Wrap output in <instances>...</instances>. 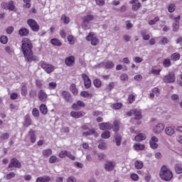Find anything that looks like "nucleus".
Here are the masks:
<instances>
[{
    "instance_id": "46",
    "label": "nucleus",
    "mask_w": 182,
    "mask_h": 182,
    "mask_svg": "<svg viewBox=\"0 0 182 182\" xmlns=\"http://www.w3.org/2000/svg\"><path fill=\"white\" fill-rule=\"evenodd\" d=\"M0 42L3 43V45H6V43H8V37L6 36H1L0 37Z\"/></svg>"
},
{
    "instance_id": "53",
    "label": "nucleus",
    "mask_w": 182,
    "mask_h": 182,
    "mask_svg": "<svg viewBox=\"0 0 182 182\" xmlns=\"http://www.w3.org/2000/svg\"><path fill=\"white\" fill-rule=\"evenodd\" d=\"M141 35L144 41H149V39H150V35L146 34V32H144V31H141Z\"/></svg>"
},
{
    "instance_id": "41",
    "label": "nucleus",
    "mask_w": 182,
    "mask_h": 182,
    "mask_svg": "<svg viewBox=\"0 0 182 182\" xmlns=\"http://www.w3.org/2000/svg\"><path fill=\"white\" fill-rule=\"evenodd\" d=\"M114 88V82H109L108 85H107V87H105V90L107 92H112V90H113Z\"/></svg>"
},
{
    "instance_id": "13",
    "label": "nucleus",
    "mask_w": 182,
    "mask_h": 182,
    "mask_svg": "<svg viewBox=\"0 0 182 182\" xmlns=\"http://www.w3.org/2000/svg\"><path fill=\"white\" fill-rule=\"evenodd\" d=\"M38 96L39 100L43 103H44L45 102H46V100H48V94H46V92L43 90H41L38 92Z\"/></svg>"
},
{
    "instance_id": "17",
    "label": "nucleus",
    "mask_w": 182,
    "mask_h": 182,
    "mask_svg": "<svg viewBox=\"0 0 182 182\" xmlns=\"http://www.w3.org/2000/svg\"><path fill=\"white\" fill-rule=\"evenodd\" d=\"M65 63L66 66H73L75 65V57L73 55L67 57L65 60Z\"/></svg>"
},
{
    "instance_id": "6",
    "label": "nucleus",
    "mask_w": 182,
    "mask_h": 182,
    "mask_svg": "<svg viewBox=\"0 0 182 182\" xmlns=\"http://www.w3.org/2000/svg\"><path fill=\"white\" fill-rule=\"evenodd\" d=\"M81 76L83 79L85 89H90V87L92 86V80L89 76L86 75V73H82Z\"/></svg>"
},
{
    "instance_id": "56",
    "label": "nucleus",
    "mask_w": 182,
    "mask_h": 182,
    "mask_svg": "<svg viewBox=\"0 0 182 182\" xmlns=\"http://www.w3.org/2000/svg\"><path fill=\"white\" fill-rule=\"evenodd\" d=\"M32 114L34 117H39V109L33 108L32 110Z\"/></svg>"
},
{
    "instance_id": "58",
    "label": "nucleus",
    "mask_w": 182,
    "mask_h": 182,
    "mask_svg": "<svg viewBox=\"0 0 182 182\" xmlns=\"http://www.w3.org/2000/svg\"><path fill=\"white\" fill-rule=\"evenodd\" d=\"M134 100H136V97H134V95H129L128 97V102H129V105H132V103H133V102H134Z\"/></svg>"
},
{
    "instance_id": "9",
    "label": "nucleus",
    "mask_w": 182,
    "mask_h": 182,
    "mask_svg": "<svg viewBox=\"0 0 182 182\" xmlns=\"http://www.w3.org/2000/svg\"><path fill=\"white\" fill-rule=\"evenodd\" d=\"M12 167H15V168H21L22 165L18 159L13 158L9 164V168H12Z\"/></svg>"
},
{
    "instance_id": "21",
    "label": "nucleus",
    "mask_w": 182,
    "mask_h": 182,
    "mask_svg": "<svg viewBox=\"0 0 182 182\" xmlns=\"http://www.w3.org/2000/svg\"><path fill=\"white\" fill-rule=\"evenodd\" d=\"M112 126L113 132L115 133H117L120 130V122L119 120L114 121Z\"/></svg>"
},
{
    "instance_id": "10",
    "label": "nucleus",
    "mask_w": 182,
    "mask_h": 182,
    "mask_svg": "<svg viewBox=\"0 0 182 182\" xmlns=\"http://www.w3.org/2000/svg\"><path fill=\"white\" fill-rule=\"evenodd\" d=\"M100 130H112L113 129V124L110 122H102L99 124Z\"/></svg>"
},
{
    "instance_id": "39",
    "label": "nucleus",
    "mask_w": 182,
    "mask_h": 182,
    "mask_svg": "<svg viewBox=\"0 0 182 182\" xmlns=\"http://www.w3.org/2000/svg\"><path fill=\"white\" fill-rule=\"evenodd\" d=\"M61 21H63V23H65V25H68V23L70 22V18L66 16V15L63 14L61 16Z\"/></svg>"
},
{
    "instance_id": "63",
    "label": "nucleus",
    "mask_w": 182,
    "mask_h": 182,
    "mask_svg": "<svg viewBox=\"0 0 182 182\" xmlns=\"http://www.w3.org/2000/svg\"><path fill=\"white\" fill-rule=\"evenodd\" d=\"M58 85L56 84V82H51L48 84V87L49 89L52 90V89H56V86Z\"/></svg>"
},
{
    "instance_id": "64",
    "label": "nucleus",
    "mask_w": 182,
    "mask_h": 182,
    "mask_svg": "<svg viewBox=\"0 0 182 182\" xmlns=\"http://www.w3.org/2000/svg\"><path fill=\"white\" fill-rule=\"evenodd\" d=\"M71 107L73 110H80V107L77 105V102L73 104Z\"/></svg>"
},
{
    "instance_id": "3",
    "label": "nucleus",
    "mask_w": 182,
    "mask_h": 182,
    "mask_svg": "<svg viewBox=\"0 0 182 182\" xmlns=\"http://www.w3.org/2000/svg\"><path fill=\"white\" fill-rule=\"evenodd\" d=\"M86 41H87L88 42H91V45L92 46H97V44L100 42L99 38H97V37H96V36L95 35V33H93V32L90 33L87 36Z\"/></svg>"
},
{
    "instance_id": "16",
    "label": "nucleus",
    "mask_w": 182,
    "mask_h": 182,
    "mask_svg": "<svg viewBox=\"0 0 182 182\" xmlns=\"http://www.w3.org/2000/svg\"><path fill=\"white\" fill-rule=\"evenodd\" d=\"M71 117H74V119H80V117H83L86 113L83 111H79V112H70Z\"/></svg>"
},
{
    "instance_id": "62",
    "label": "nucleus",
    "mask_w": 182,
    "mask_h": 182,
    "mask_svg": "<svg viewBox=\"0 0 182 182\" xmlns=\"http://www.w3.org/2000/svg\"><path fill=\"white\" fill-rule=\"evenodd\" d=\"M14 177H15V173L14 172H11L6 176V180H11V178H14Z\"/></svg>"
},
{
    "instance_id": "2",
    "label": "nucleus",
    "mask_w": 182,
    "mask_h": 182,
    "mask_svg": "<svg viewBox=\"0 0 182 182\" xmlns=\"http://www.w3.org/2000/svg\"><path fill=\"white\" fill-rule=\"evenodd\" d=\"M159 176L164 181H170L173 178V172L167 166L164 165L161 168Z\"/></svg>"
},
{
    "instance_id": "23",
    "label": "nucleus",
    "mask_w": 182,
    "mask_h": 182,
    "mask_svg": "<svg viewBox=\"0 0 182 182\" xmlns=\"http://www.w3.org/2000/svg\"><path fill=\"white\" fill-rule=\"evenodd\" d=\"M28 134L30 136L31 142L35 143L36 141V135L35 134V131L30 129Z\"/></svg>"
},
{
    "instance_id": "30",
    "label": "nucleus",
    "mask_w": 182,
    "mask_h": 182,
    "mask_svg": "<svg viewBox=\"0 0 182 182\" xmlns=\"http://www.w3.org/2000/svg\"><path fill=\"white\" fill-rule=\"evenodd\" d=\"M134 115L135 116L136 120H140L143 117L141 112L137 109H134Z\"/></svg>"
},
{
    "instance_id": "55",
    "label": "nucleus",
    "mask_w": 182,
    "mask_h": 182,
    "mask_svg": "<svg viewBox=\"0 0 182 182\" xmlns=\"http://www.w3.org/2000/svg\"><path fill=\"white\" fill-rule=\"evenodd\" d=\"M122 103H115L112 105V109H114V110H119L122 109Z\"/></svg>"
},
{
    "instance_id": "31",
    "label": "nucleus",
    "mask_w": 182,
    "mask_h": 182,
    "mask_svg": "<svg viewBox=\"0 0 182 182\" xmlns=\"http://www.w3.org/2000/svg\"><path fill=\"white\" fill-rule=\"evenodd\" d=\"M95 19V16L92 14H87V16H84L83 22L89 23L90 21H93Z\"/></svg>"
},
{
    "instance_id": "59",
    "label": "nucleus",
    "mask_w": 182,
    "mask_h": 182,
    "mask_svg": "<svg viewBox=\"0 0 182 182\" xmlns=\"http://www.w3.org/2000/svg\"><path fill=\"white\" fill-rule=\"evenodd\" d=\"M42 80H36V87H38V89H41L42 86H43V84L42 83Z\"/></svg>"
},
{
    "instance_id": "43",
    "label": "nucleus",
    "mask_w": 182,
    "mask_h": 182,
    "mask_svg": "<svg viewBox=\"0 0 182 182\" xmlns=\"http://www.w3.org/2000/svg\"><path fill=\"white\" fill-rule=\"evenodd\" d=\"M102 139H110V132L105 131L101 134Z\"/></svg>"
},
{
    "instance_id": "22",
    "label": "nucleus",
    "mask_w": 182,
    "mask_h": 182,
    "mask_svg": "<svg viewBox=\"0 0 182 182\" xmlns=\"http://www.w3.org/2000/svg\"><path fill=\"white\" fill-rule=\"evenodd\" d=\"M18 35H20V36H28V35H29V29L25 28H21L18 31Z\"/></svg>"
},
{
    "instance_id": "11",
    "label": "nucleus",
    "mask_w": 182,
    "mask_h": 182,
    "mask_svg": "<svg viewBox=\"0 0 182 182\" xmlns=\"http://www.w3.org/2000/svg\"><path fill=\"white\" fill-rule=\"evenodd\" d=\"M41 68L44 69L45 72L46 73H52L53 70H55V67L50 64H46L45 63H43L41 64Z\"/></svg>"
},
{
    "instance_id": "4",
    "label": "nucleus",
    "mask_w": 182,
    "mask_h": 182,
    "mask_svg": "<svg viewBox=\"0 0 182 182\" xmlns=\"http://www.w3.org/2000/svg\"><path fill=\"white\" fill-rule=\"evenodd\" d=\"M27 23L33 32H38L39 31V24H38L36 21H35L34 19L29 18L27 21Z\"/></svg>"
},
{
    "instance_id": "52",
    "label": "nucleus",
    "mask_w": 182,
    "mask_h": 182,
    "mask_svg": "<svg viewBox=\"0 0 182 182\" xmlns=\"http://www.w3.org/2000/svg\"><path fill=\"white\" fill-rule=\"evenodd\" d=\"M82 28L85 31H87V29H90V24L87 22L83 21L82 25Z\"/></svg>"
},
{
    "instance_id": "37",
    "label": "nucleus",
    "mask_w": 182,
    "mask_h": 182,
    "mask_svg": "<svg viewBox=\"0 0 182 182\" xmlns=\"http://www.w3.org/2000/svg\"><path fill=\"white\" fill-rule=\"evenodd\" d=\"M7 9H9V11H15V3L14 1H9Z\"/></svg>"
},
{
    "instance_id": "38",
    "label": "nucleus",
    "mask_w": 182,
    "mask_h": 182,
    "mask_svg": "<svg viewBox=\"0 0 182 182\" xmlns=\"http://www.w3.org/2000/svg\"><path fill=\"white\" fill-rule=\"evenodd\" d=\"M70 92H72L73 94H74L75 95H77V88H76V85L75 84H71L70 87Z\"/></svg>"
},
{
    "instance_id": "51",
    "label": "nucleus",
    "mask_w": 182,
    "mask_h": 182,
    "mask_svg": "<svg viewBox=\"0 0 182 182\" xmlns=\"http://www.w3.org/2000/svg\"><path fill=\"white\" fill-rule=\"evenodd\" d=\"M172 28L173 32H178V29H180V24L177 23H173Z\"/></svg>"
},
{
    "instance_id": "48",
    "label": "nucleus",
    "mask_w": 182,
    "mask_h": 182,
    "mask_svg": "<svg viewBox=\"0 0 182 182\" xmlns=\"http://www.w3.org/2000/svg\"><path fill=\"white\" fill-rule=\"evenodd\" d=\"M21 95L22 96H26V95H28V88L25 85H23L21 87Z\"/></svg>"
},
{
    "instance_id": "12",
    "label": "nucleus",
    "mask_w": 182,
    "mask_h": 182,
    "mask_svg": "<svg viewBox=\"0 0 182 182\" xmlns=\"http://www.w3.org/2000/svg\"><path fill=\"white\" fill-rule=\"evenodd\" d=\"M129 4L132 5V9L134 11H139V9H140V8L141 7V4L139 2V0H131L129 1Z\"/></svg>"
},
{
    "instance_id": "40",
    "label": "nucleus",
    "mask_w": 182,
    "mask_h": 182,
    "mask_svg": "<svg viewBox=\"0 0 182 182\" xmlns=\"http://www.w3.org/2000/svg\"><path fill=\"white\" fill-rule=\"evenodd\" d=\"M93 83L95 87L99 88V87H101L102 86V80H100V79L99 78H96L95 80H94Z\"/></svg>"
},
{
    "instance_id": "20",
    "label": "nucleus",
    "mask_w": 182,
    "mask_h": 182,
    "mask_svg": "<svg viewBox=\"0 0 182 182\" xmlns=\"http://www.w3.org/2000/svg\"><path fill=\"white\" fill-rule=\"evenodd\" d=\"M32 124V119H31V117L27 114L24 117V121L23 123V126H24V127H29V126H31Z\"/></svg>"
},
{
    "instance_id": "32",
    "label": "nucleus",
    "mask_w": 182,
    "mask_h": 182,
    "mask_svg": "<svg viewBox=\"0 0 182 182\" xmlns=\"http://www.w3.org/2000/svg\"><path fill=\"white\" fill-rule=\"evenodd\" d=\"M114 68V63L110 60L105 62V69H113Z\"/></svg>"
},
{
    "instance_id": "57",
    "label": "nucleus",
    "mask_w": 182,
    "mask_h": 182,
    "mask_svg": "<svg viewBox=\"0 0 182 182\" xmlns=\"http://www.w3.org/2000/svg\"><path fill=\"white\" fill-rule=\"evenodd\" d=\"M98 149H100V150H106V149H107V146L106 143H105V142H101V143L98 145Z\"/></svg>"
},
{
    "instance_id": "25",
    "label": "nucleus",
    "mask_w": 182,
    "mask_h": 182,
    "mask_svg": "<svg viewBox=\"0 0 182 182\" xmlns=\"http://www.w3.org/2000/svg\"><path fill=\"white\" fill-rule=\"evenodd\" d=\"M134 139L136 141H143V140H146V134H139Z\"/></svg>"
},
{
    "instance_id": "29",
    "label": "nucleus",
    "mask_w": 182,
    "mask_h": 182,
    "mask_svg": "<svg viewBox=\"0 0 182 182\" xmlns=\"http://www.w3.org/2000/svg\"><path fill=\"white\" fill-rule=\"evenodd\" d=\"M180 53H174L171 55V60H173L174 62L180 60Z\"/></svg>"
},
{
    "instance_id": "36",
    "label": "nucleus",
    "mask_w": 182,
    "mask_h": 182,
    "mask_svg": "<svg viewBox=\"0 0 182 182\" xmlns=\"http://www.w3.org/2000/svg\"><path fill=\"white\" fill-rule=\"evenodd\" d=\"M80 96L82 97H93V94L89 92L88 91H82L80 92Z\"/></svg>"
},
{
    "instance_id": "44",
    "label": "nucleus",
    "mask_w": 182,
    "mask_h": 182,
    "mask_svg": "<svg viewBox=\"0 0 182 182\" xmlns=\"http://www.w3.org/2000/svg\"><path fill=\"white\" fill-rule=\"evenodd\" d=\"M52 154V149H48L43 151V156H46V157H49Z\"/></svg>"
},
{
    "instance_id": "42",
    "label": "nucleus",
    "mask_w": 182,
    "mask_h": 182,
    "mask_svg": "<svg viewBox=\"0 0 182 182\" xmlns=\"http://www.w3.org/2000/svg\"><path fill=\"white\" fill-rule=\"evenodd\" d=\"M135 168H136L138 170H140V168H143V161H136L134 163Z\"/></svg>"
},
{
    "instance_id": "34",
    "label": "nucleus",
    "mask_w": 182,
    "mask_h": 182,
    "mask_svg": "<svg viewBox=\"0 0 182 182\" xmlns=\"http://www.w3.org/2000/svg\"><path fill=\"white\" fill-rule=\"evenodd\" d=\"M175 171L177 174H181L182 173V165L181 164H176L175 165Z\"/></svg>"
},
{
    "instance_id": "5",
    "label": "nucleus",
    "mask_w": 182,
    "mask_h": 182,
    "mask_svg": "<svg viewBox=\"0 0 182 182\" xmlns=\"http://www.w3.org/2000/svg\"><path fill=\"white\" fill-rule=\"evenodd\" d=\"M62 97L67 103H73V97H72V94L68 91L64 90L61 93Z\"/></svg>"
},
{
    "instance_id": "54",
    "label": "nucleus",
    "mask_w": 182,
    "mask_h": 182,
    "mask_svg": "<svg viewBox=\"0 0 182 182\" xmlns=\"http://www.w3.org/2000/svg\"><path fill=\"white\" fill-rule=\"evenodd\" d=\"M48 161L49 163H50V164H53V163H56V161H58V157H56V156H51Z\"/></svg>"
},
{
    "instance_id": "49",
    "label": "nucleus",
    "mask_w": 182,
    "mask_h": 182,
    "mask_svg": "<svg viewBox=\"0 0 182 182\" xmlns=\"http://www.w3.org/2000/svg\"><path fill=\"white\" fill-rule=\"evenodd\" d=\"M159 21H160V18H159V16H156L154 19L149 21V25H156V22H159Z\"/></svg>"
},
{
    "instance_id": "14",
    "label": "nucleus",
    "mask_w": 182,
    "mask_h": 182,
    "mask_svg": "<svg viewBox=\"0 0 182 182\" xmlns=\"http://www.w3.org/2000/svg\"><path fill=\"white\" fill-rule=\"evenodd\" d=\"M164 130V124L159 123L154 127L153 132L155 134H160Z\"/></svg>"
},
{
    "instance_id": "1",
    "label": "nucleus",
    "mask_w": 182,
    "mask_h": 182,
    "mask_svg": "<svg viewBox=\"0 0 182 182\" xmlns=\"http://www.w3.org/2000/svg\"><path fill=\"white\" fill-rule=\"evenodd\" d=\"M33 43L29 38H25L21 41V52L24 56L26 62H39V58L33 54Z\"/></svg>"
},
{
    "instance_id": "24",
    "label": "nucleus",
    "mask_w": 182,
    "mask_h": 182,
    "mask_svg": "<svg viewBox=\"0 0 182 182\" xmlns=\"http://www.w3.org/2000/svg\"><path fill=\"white\" fill-rule=\"evenodd\" d=\"M49 181H50V177L48 176H40L36 179V182H49Z\"/></svg>"
},
{
    "instance_id": "26",
    "label": "nucleus",
    "mask_w": 182,
    "mask_h": 182,
    "mask_svg": "<svg viewBox=\"0 0 182 182\" xmlns=\"http://www.w3.org/2000/svg\"><path fill=\"white\" fill-rule=\"evenodd\" d=\"M165 133L167 134V136H173L174 134V129H173L171 127H167L165 129Z\"/></svg>"
},
{
    "instance_id": "45",
    "label": "nucleus",
    "mask_w": 182,
    "mask_h": 182,
    "mask_svg": "<svg viewBox=\"0 0 182 182\" xmlns=\"http://www.w3.org/2000/svg\"><path fill=\"white\" fill-rule=\"evenodd\" d=\"M119 79L122 80V82H127L129 80V75L126 73H124L119 76Z\"/></svg>"
},
{
    "instance_id": "15",
    "label": "nucleus",
    "mask_w": 182,
    "mask_h": 182,
    "mask_svg": "<svg viewBox=\"0 0 182 182\" xmlns=\"http://www.w3.org/2000/svg\"><path fill=\"white\" fill-rule=\"evenodd\" d=\"M115 166L116 163L113 161H107L105 164V168L107 170V171H113Z\"/></svg>"
},
{
    "instance_id": "18",
    "label": "nucleus",
    "mask_w": 182,
    "mask_h": 182,
    "mask_svg": "<svg viewBox=\"0 0 182 182\" xmlns=\"http://www.w3.org/2000/svg\"><path fill=\"white\" fill-rule=\"evenodd\" d=\"M113 141L116 144V146H120V144H122V135L117 132H115Z\"/></svg>"
},
{
    "instance_id": "35",
    "label": "nucleus",
    "mask_w": 182,
    "mask_h": 182,
    "mask_svg": "<svg viewBox=\"0 0 182 182\" xmlns=\"http://www.w3.org/2000/svg\"><path fill=\"white\" fill-rule=\"evenodd\" d=\"M51 44L54 46H62V43L60 41L58 40L57 38H53L50 41Z\"/></svg>"
},
{
    "instance_id": "33",
    "label": "nucleus",
    "mask_w": 182,
    "mask_h": 182,
    "mask_svg": "<svg viewBox=\"0 0 182 182\" xmlns=\"http://www.w3.org/2000/svg\"><path fill=\"white\" fill-rule=\"evenodd\" d=\"M164 68H170L171 66V60L169 58H165L163 61Z\"/></svg>"
},
{
    "instance_id": "8",
    "label": "nucleus",
    "mask_w": 182,
    "mask_h": 182,
    "mask_svg": "<svg viewBox=\"0 0 182 182\" xmlns=\"http://www.w3.org/2000/svg\"><path fill=\"white\" fill-rule=\"evenodd\" d=\"M157 143H159V138L157 136H151L149 140V146L151 149H153V150L158 149L159 144Z\"/></svg>"
},
{
    "instance_id": "19",
    "label": "nucleus",
    "mask_w": 182,
    "mask_h": 182,
    "mask_svg": "<svg viewBox=\"0 0 182 182\" xmlns=\"http://www.w3.org/2000/svg\"><path fill=\"white\" fill-rule=\"evenodd\" d=\"M94 134L95 137H99V134L95 131V129H89L87 132H83L82 136L84 137H87V136H92Z\"/></svg>"
},
{
    "instance_id": "27",
    "label": "nucleus",
    "mask_w": 182,
    "mask_h": 182,
    "mask_svg": "<svg viewBox=\"0 0 182 182\" xmlns=\"http://www.w3.org/2000/svg\"><path fill=\"white\" fill-rule=\"evenodd\" d=\"M144 144H141L140 143H137V144H135L134 145V150H136V151H139L141 150H144Z\"/></svg>"
},
{
    "instance_id": "60",
    "label": "nucleus",
    "mask_w": 182,
    "mask_h": 182,
    "mask_svg": "<svg viewBox=\"0 0 182 182\" xmlns=\"http://www.w3.org/2000/svg\"><path fill=\"white\" fill-rule=\"evenodd\" d=\"M58 156L60 159H65L68 156V151H62Z\"/></svg>"
},
{
    "instance_id": "28",
    "label": "nucleus",
    "mask_w": 182,
    "mask_h": 182,
    "mask_svg": "<svg viewBox=\"0 0 182 182\" xmlns=\"http://www.w3.org/2000/svg\"><path fill=\"white\" fill-rule=\"evenodd\" d=\"M40 112L42 114H46L48 113V107H46V105L41 104L40 105Z\"/></svg>"
},
{
    "instance_id": "50",
    "label": "nucleus",
    "mask_w": 182,
    "mask_h": 182,
    "mask_svg": "<svg viewBox=\"0 0 182 182\" xmlns=\"http://www.w3.org/2000/svg\"><path fill=\"white\" fill-rule=\"evenodd\" d=\"M5 51L9 55H14V49L12 48H11V46H6L5 48Z\"/></svg>"
},
{
    "instance_id": "7",
    "label": "nucleus",
    "mask_w": 182,
    "mask_h": 182,
    "mask_svg": "<svg viewBox=\"0 0 182 182\" xmlns=\"http://www.w3.org/2000/svg\"><path fill=\"white\" fill-rule=\"evenodd\" d=\"M164 82L165 83H173L176 82V76L174 73L171 72L164 77Z\"/></svg>"
},
{
    "instance_id": "47",
    "label": "nucleus",
    "mask_w": 182,
    "mask_h": 182,
    "mask_svg": "<svg viewBox=\"0 0 182 182\" xmlns=\"http://www.w3.org/2000/svg\"><path fill=\"white\" fill-rule=\"evenodd\" d=\"M168 11L170 12V14H172V12H174L176 11V4H171L168 5Z\"/></svg>"
},
{
    "instance_id": "61",
    "label": "nucleus",
    "mask_w": 182,
    "mask_h": 182,
    "mask_svg": "<svg viewBox=\"0 0 182 182\" xmlns=\"http://www.w3.org/2000/svg\"><path fill=\"white\" fill-rule=\"evenodd\" d=\"M24 2V5H23V8H27L29 9L31 8V0H23Z\"/></svg>"
}]
</instances>
